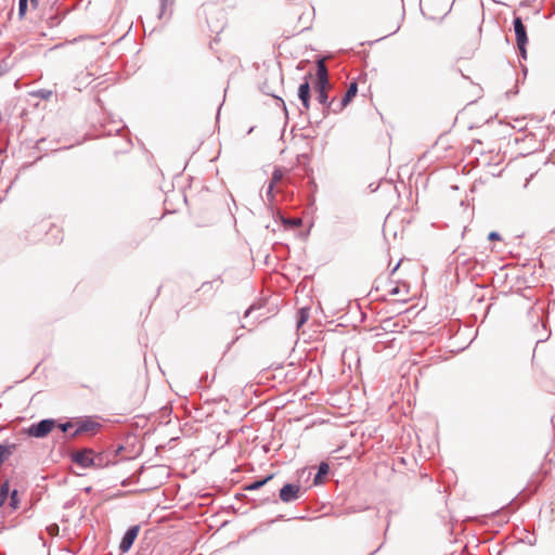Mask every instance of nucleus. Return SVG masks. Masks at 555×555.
Returning <instances> with one entry per match:
<instances>
[{
  "instance_id": "nucleus-10",
  "label": "nucleus",
  "mask_w": 555,
  "mask_h": 555,
  "mask_svg": "<svg viewBox=\"0 0 555 555\" xmlns=\"http://www.w3.org/2000/svg\"><path fill=\"white\" fill-rule=\"evenodd\" d=\"M283 178V171L281 169H275L272 175L271 182L269 184L268 193L273 191L274 185L280 182Z\"/></svg>"
},
{
  "instance_id": "nucleus-5",
  "label": "nucleus",
  "mask_w": 555,
  "mask_h": 555,
  "mask_svg": "<svg viewBox=\"0 0 555 555\" xmlns=\"http://www.w3.org/2000/svg\"><path fill=\"white\" fill-rule=\"evenodd\" d=\"M300 488L298 485L287 483L280 490V499L283 502H292L298 499Z\"/></svg>"
},
{
  "instance_id": "nucleus-20",
  "label": "nucleus",
  "mask_w": 555,
  "mask_h": 555,
  "mask_svg": "<svg viewBox=\"0 0 555 555\" xmlns=\"http://www.w3.org/2000/svg\"><path fill=\"white\" fill-rule=\"evenodd\" d=\"M50 233H51L53 236H55V238H59V237H60V238H62V230H61L60 228H57V227H52V228L50 229Z\"/></svg>"
},
{
  "instance_id": "nucleus-13",
  "label": "nucleus",
  "mask_w": 555,
  "mask_h": 555,
  "mask_svg": "<svg viewBox=\"0 0 555 555\" xmlns=\"http://www.w3.org/2000/svg\"><path fill=\"white\" fill-rule=\"evenodd\" d=\"M273 478V475H269L268 477H266L264 479H261V480H257V481H254L253 483H250L249 486H247L245 489L246 490H257L259 488H261L263 485H266L269 480H271Z\"/></svg>"
},
{
  "instance_id": "nucleus-6",
  "label": "nucleus",
  "mask_w": 555,
  "mask_h": 555,
  "mask_svg": "<svg viewBox=\"0 0 555 555\" xmlns=\"http://www.w3.org/2000/svg\"><path fill=\"white\" fill-rule=\"evenodd\" d=\"M139 531H140L139 526H133L127 530V532L125 533V535L120 542V545H119V547L122 552H127L130 550V547L132 546L134 540L137 539V537L139 534Z\"/></svg>"
},
{
  "instance_id": "nucleus-3",
  "label": "nucleus",
  "mask_w": 555,
  "mask_h": 555,
  "mask_svg": "<svg viewBox=\"0 0 555 555\" xmlns=\"http://www.w3.org/2000/svg\"><path fill=\"white\" fill-rule=\"evenodd\" d=\"M94 451L92 449H83L72 454V461L81 468H90L93 463Z\"/></svg>"
},
{
  "instance_id": "nucleus-15",
  "label": "nucleus",
  "mask_w": 555,
  "mask_h": 555,
  "mask_svg": "<svg viewBox=\"0 0 555 555\" xmlns=\"http://www.w3.org/2000/svg\"><path fill=\"white\" fill-rule=\"evenodd\" d=\"M10 506L14 511L20 506V499L17 490H13L10 494Z\"/></svg>"
},
{
  "instance_id": "nucleus-24",
  "label": "nucleus",
  "mask_w": 555,
  "mask_h": 555,
  "mask_svg": "<svg viewBox=\"0 0 555 555\" xmlns=\"http://www.w3.org/2000/svg\"><path fill=\"white\" fill-rule=\"evenodd\" d=\"M300 220L294 221V224H299Z\"/></svg>"
},
{
  "instance_id": "nucleus-19",
  "label": "nucleus",
  "mask_w": 555,
  "mask_h": 555,
  "mask_svg": "<svg viewBox=\"0 0 555 555\" xmlns=\"http://www.w3.org/2000/svg\"><path fill=\"white\" fill-rule=\"evenodd\" d=\"M47 531L52 537L57 535L59 534V526L56 524H52L47 527Z\"/></svg>"
},
{
  "instance_id": "nucleus-7",
  "label": "nucleus",
  "mask_w": 555,
  "mask_h": 555,
  "mask_svg": "<svg viewBox=\"0 0 555 555\" xmlns=\"http://www.w3.org/2000/svg\"><path fill=\"white\" fill-rule=\"evenodd\" d=\"M298 96L302 102L305 109L310 107V85L308 81L301 83L298 88Z\"/></svg>"
},
{
  "instance_id": "nucleus-14",
  "label": "nucleus",
  "mask_w": 555,
  "mask_h": 555,
  "mask_svg": "<svg viewBox=\"0 0 555 555\" xmlns=\"http://www.w3.org/2000/svg\"><path fill=\"white\" fill-rule=\"evenodd\" d=\"M33 7H37L38 4V0H30ZM27 8H28V0H18V11H20V15L23 16L26 11H27Z\"/></svg>"
},
{
  "instance_id": "nucleus-23",
  "label": "nucleus",
  "mask_w": 555,
  "mask_h": 555,
  "mask_svg": "<svg viewBox=\"0 0 555 555\" xmlns=\"http://www.w3.org/2000/svg\"><path fill=\"white\" fill-rule=\"evenodd\" d=\"M72 425L69 423H66V424H61L60 425V428L62 429V431H67V429L70 427Z\"/></svg>"
},
{
  "instance_id": "nucleus-8",
  "label": "nucleus",
  "mask_w": 555,
  "mask_h": 555,
  "mask_svg": "<svg viewBox=\"0 0 555 555\" xmlns=\"http://www.w3.org/2000/svg\"><path fill=\"white\" fill-rule=\"evenodd\" d=\"M357 92H358L357 82L356 81L350 82V85L348 86L347 92L341 100L340 109L346 107L354 99V96L357 95Z\"/></svg>"
},
{
  "instance_id": "nucleus-17",
  "label": "nucleus",
  "mask_w": 555,
  "mask_h": 555,
  "mask_svg": "<svg viewBox=\"0 0 555 555\" xmlns=\"http://www.w3.org/2000/svg\"><path fill=\"white\" fill-rule=\"evenodd\" d=\"M92 460H93V463H94V464L92 465V467H94V468H101V467H104V466H105V463H104V461H103V456H102V454H95V453H94V455H93V459H92Z\"/></svg>"
},
{
  "instance_id": "nucleus-11",
  "label": "nucleus",
  "mask_w": 555,
  "mask_h": 555,
  "mask_svg": "<svg viewBox=\"0 0 555 555\" xmlns=\"http://www.w3.org/2000/svg\"><path fill=\"white\" fill-rule=\"evenodd\" d=\"M9 494H10V486H9V482L5 481L0 488V507L3 506V504L8 500Z\"/></svg>"
},
{
  "instance_id": "nucleus-12",
  "label": "nucleus",
  "mask_w": 555,
  "mask_h": 555,
  "mask_svg": "<svg viewBox=\"0 0 555 555\" xmlns=\"http://www.w3.org/2000/svg\"><path fill=\"white\" fill-rule=\"evenodd\" d=\"M309 319V310L306 308H302L298 311V320H297V327H301L307 320Z\"/></svg>"
},
{
  "instance_id": "nucleus-4",
  "label": "nucleus",
  "mask_w": 555,
  "mask_h": 555,
  "mask_svg": "<svg viewBox=\"0 0 555 555\" xmlns=\"http://www.w3.org/2000/svg\"><path fill=\"white\" fill-rule=\"evenodd\" d=\"M55 422L53 420H43L38 424L31 425L28 428V434L33 437H44L54 428Z\"/></svg>"
},
{
  "instance_id": "nucleus-16",
  "label": "nucleus",
  "mask_w": 555,
  "mask_h": 555,
  "mask_svg": "<svg viewBox=\"0 0 555 555\" xmlns=\"http://www.w3.org/2000/svg\"><path fill=\"white\" fill-rule=\"evenodd\" d=\"M11 454V447L0 444V464Z\"/></svg>"
},
{
  "instance_id": "nucleus-1",
  "label": "nucleus",
  "mask_w": 555,
  "mask_h": 555,
  "mask_svg": "<svg viewBox=\"0 0 555 555\" xmlns=\"http://www.w3.org/2000/svg\"><path fill=\"white\" fill-rule=\"evenodd\" d=\"M317 76H318V81L315 85V90L318 92V101L321 104H326L327 90L331 88V85L328 81V73H327V68L325 66L324 59H321L318 61Z\"/></svg>"
},
{
  "instance_id": "nucleus-22",
  "label": "nucleus",
  "mask_w": 555,
  "mask_h": 555,
  "mask_svg": "<svg viewBox=\"0 0 555 555\" xmlns=\"http://www.w3.org/2000/svg\"><path fill=\"white\" fill-rule=\"evenodd\" d=\"M88 429H89V428H88L86 425H82V426H80V427L76 430V433L74 434V436H76V435H78V434H80V433H82V431H86V430H88Z\"/></svg>"
},
{
  "instance_id": "nucleus-18",
  "label": "nucleus",
  "mask_w": 555,
  "mask_h": 555,
  "mask_svg": "<svg viewBox=\"0 0 555 555\" xmlns=\"http://www.w3.org/2000/svg\"><path fill=\"white\" fill-rule=\"evenodd\" d=\"M328 473V466L327 464H321L320 468H319V473L315 477V482H318L319 478L322 476V475H326Z\"/></svg>"
},
{
  "instance_id": "nucleus-9",
  "label": "nucleus",
  "mask_w": 555,
  "mask_h": 555,
  "mask_svg": "<svg viewBox=\"0 0 555 555\" xmlns=\"http://www.w3.org/2000/svg\"><path fill=\"white\" fill-rule=\"evenodd\" d=\"M401 293H402V296L399 298V300L405 301L406 296L409 294L408 285H405V284H402L401 286L397 285L389 291V294H391V295H399Z\"/></svg>"
},
{
  "instance_id": "nucleus-2",
  "label": "nucleus",
  "mask_w": 555,
  "mask_h": 555,
  "mask_svg": "<svg viewBox=\"0 0 555 555\" xmlns=\"http://www.w3.org/2000/svg\"><path fill=\"white\" fill-rule=\"evenodd\" d=\"M514 30L516 35V44L519 50L520 55L526 59L527 57V43H528V36L526 27L521 21L520 17L514 18Z\"/></svg>"
},
{
  "instance_id": "nucleus-21",
  "label": "nucleus",
  "mask_w": 555,
  "mask_h": 555,
  "mask_svg": "<svg viewBox=\"0 0 555 555\" xmlns=\"http://www.w3.org/2000/svg\"><path fill=\"white\" fill-rule=\"evenodd\" d=\"M488 238L490 241H500L501 236L498 232H490Z\"/></svg>"
}]
</instances>
